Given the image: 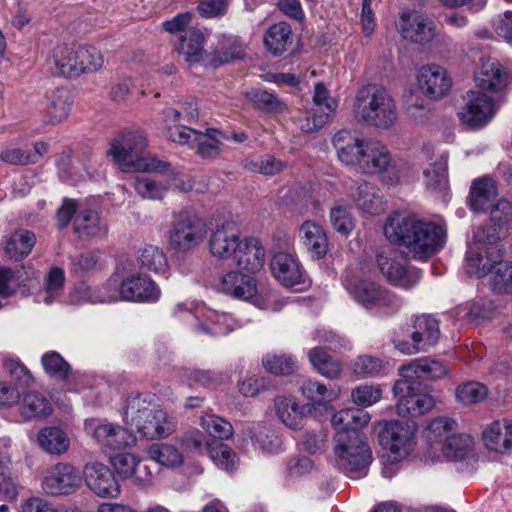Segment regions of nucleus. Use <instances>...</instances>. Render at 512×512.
<instances>
[{
    "mask_svg": "<svg viewBox=\"0 0 512 512\" xmlns=\"http://www.w3.org/2000/svg\"><path fill=\"white\" fill-rule=\"evenodd\" d=\"M384 234L389 240L403 246L406 256L414 260H426L445 243V231L440 225L406 213L390 215L384 226Z\"/></svg>",
    "mask_w": 512,
    "mask_h": 512,
    "instance_id": "obj_1",
    "label": "nucleus"
},
{
    "mask_svg": "<svg viewBox=\"0 0 512 512\" xmlns=\"http://www.w3.org/2000/svg\"><path fill=\"white\" fill-rule=\"evenodd\" d=\"M147 146V138L142 131L125 130L111 140L107 154L123 172L170 171V163L147 152Z\"/></svg>",
    "mask_w": 512,
    "mask_h": 512,
    "instance_id": "obj_2",
    "label": "nucleus"
},
{
    "mask_svg": "<svg viewBox=\"0 0 512 512\" xmlns=\"http://www.w3.org/2000/svg\"><path fill=\"white\" fill-rule=\"evenodd\" d=\"M355 119L370 127L390 130L398 120L396 102L390 92L376 84H368L356 92L353 103Z\"/></svg>",
    "mask_w": 512,
    "mask_h": 512,
    "instance_id": "obj_3",
    "label": "nucleus"
},
{
    "mask_svg": "<svg viewBox=\"0 0 512 512\" xmlns=\"http://www.w3.org/2000/svg\"><path fill=\"white\" fill-rule=\"evenodd\" d=\"M123 416L127 424L135 426L145 437L152 439L169 436L177 426L176 418L157 408L148 395L129 396Z\"/></svg>",
    "mask_w": 512,
    "mask_h": 512,
    "instance_id": "obj_4",
    "label": "nucleus"
},
{
    "mask_svg": "<svg viewBox=\"0 0 512 512\" xmlns=\"http://www.w3.org/2000/svg\"><path fill=\"white\" fill-rule=\"evenodd\" d=\"M355 170L366 175H377L383 184L389 186L398 185L402 176L401 168L389 149L383 143L372 140L367 141Z\"/></svg>",
    "mask_w": 512,
    "mask_h": 512,
    "instance_id": "obj_5",
    "label": "nucleus"
},
{
    "mask_svg": "<svg viewBox=\"0 0 512 512\" xmlns=\"http://www.w3.org/2000/svg\"><path fill=\"white\" fill-rule=\"evenodd\" d=\"M352 438L340 436L335 442V462L350 478H360L366 475V469L371 463L372 454L362 434H352Z\"/></svg>",
    "mask_w": 512,
    "mask_h": 512,
    "instance_id": "obj_6",
    "label": "nucleus"
},
{
    "mask_svg": "<svg viewBox=\"0 0 512 512\" xmlns=\"http://www.w3.org/2000/svg\"><path fill=\"white\" fill-rule=\"evenodd\" d=\"M378 439L387 457L392 462L405 459L416 444L417 426L410 421H385L379 423Z\"/></svg>",
    "mask_w": 512,
    "mask_h": 512,
    "instance_id": "obj_7",
    "label": "nucleus"
},
{
    "mask_svg": "<svg viewBox=\"0 0 512 512\" xmlns=\"http://www.w3.org/2000/svg\"><path fill=\"white\" fill-rule=\"evenodd\" d=\"M207 234L205 223L186 212L174 214L168 231L169 246L179 253H187L198 248Z\"/></svg>",
    "mask_w": 512,
    "mask_h": 512,
    "instance_id": "obj_8",
    "label": "nucleus"
},
{
    "mask_svg": "<svg viewBox=\"0 0 512 512\" xmlns=\"http://www.w3.org/2000/svg\"><path fill=\"white\" fill-rule=\"evenodd\" d=\"M352 295L358 304L376 315H392L402 307V300L396 294L369 280L358 282Z\"/></svg>",
    "mask_w": 512,
    "mask_h": 512,
    "instance_id": "obj_9",
    "label": "nucleus"
},
{
    "mask_svg": "<svg viewBox=\"0 0 512 512\" xmlns=\"http://www.w3.org/2000/svg\"><path fill=\"white\" fill-rule=\"evenodd\" d=\"M475 243L469 246L465 258V269L469 275L486 276L503 257L502 249L497 241H489L485 237V228L475 232Z\"/></svg>",
    "mask_w": 512,
    "mask_h": 512,
    "instance_id": "obj_10",
    "label": "nucleus"
},
{
    "mask_svg": "<svg viewBox=\"0 0 512 512\" xmlns=\"http://www.w3.org/2000/svg\"><path fill=\"white\" fill-rule=\"evenodd\" d=\"M496 113L493 99L481 91L470 90L462 96L457 116L462 126L469 130L484 128Z\"/></svg>",
    "mask_w": 512,
    "mask_h": 512,
    "instance_id": "obj_11",
    "label": "nucleus"
},
{
    "mask_svg": "<svg viewBox=\"0 0 512 512\" xmlns=\"http://www.w3.org/2000/svg\"><path fill=\"white\" fill-rule=\"evenodd\" d=\"M420 382L402 378L393 386V393L398 398L396 411L402 417H416L428 413L435 405L429 394L419 391Z\"/></svg>",
    "mask_w": 512,
    "mask_h": 512,
    "instance_id": "obj_12",
    "label": "nucleus"
},
{
    "mask_svg": "<svg viewBox=\"0 0 512 512\" xmlns=\"http://www.w3.org/2000/svg\"><path fill=\"white\" fill-rule=\"evenodd\" d=\"M440 329L438 321L430 315H417L412 318V342L394 340V347L405 355L426 352L438 343Z\"/></svg>",
    "mask_w": 512,
    "mask_h": 512,
    "instance_id": "obj_13",
    "label": "nucleus"
},
{
    "mask_svg": "<svg viewBox=\"0 0 512 512\" xmlns=\"http://www.w3.org/2000/svg\"><path fill=\"white\" fill-rule=\"evenodd\" d=\"M377 264L383 276L393 285L411 289L420 279V271L408 268L394 250H384L377 256Z\"/></svg>",
    "mask_w": 512,
    "mask_h": 512,
    "instance_id": "obj_14",
    "label": "nucleus"
},
{
    "mask_svg": "<svg viewBox=\"0 0 512 512\" xmlns=\"http://www.w3.org/2000/svg\"><path fill=\"white\" fill-rule=\"evenodd\" d=\"M83 478L86 486L99 498L117 499L121 494L114 472L104 463H87L83 468Z\"/></svg>",
    "mask_w": 512,
    "mask_h": 512,
    "instance_id": "obj_15",
    "label": "nucleus"
},
{
    "mask_svg": "<svg viewBox=\"0 0 512 512\" xmlns=\"http://www.w3.org/2000/svg\"><path fill=\"white\" fill-rule=\"evenodd\" d=\"M396 26L405 40L421 45L429 43L436 34L435 23L415 10L401 12Z\"/></svg>",
    "mask_w": 512,
    "mask_h": 512,
    "instance_id": "obj_16",
    "label": "nucleus"
},
{
    "mask_svg": "<svg viewBox=\"0 0 512 512\" xmlns=\"http://www.w3.org/2000/svg\"><path fill=\"white\" fill-rule=\"evenodd\" d=\"M218 290L232 298L251 302L259 308L263 307L256 280L249 275L230 271L221 277Z\"/></svg>",
    "mask_w": 512,
    "mask_h": 512,
    "instance_id": "obj_17",
    "label": "nucleus"
},
{
    "mask_svg": "<svg viewBox=\"0 0 512 512\" xmlns=\"http://www.w3.org/2000/svg\"><path fill=\"white\" fill-rule=\"evenodd\" d=\"M81 484L82 478L75 467L59 463L44 477L42 489L52 496L69 495L76 492Z\"/></svg>",
    "mask_w": 512,
    "mask_h": 512,
    "instance_id": "obj_18",
    "label": "nucleus"
},
{
    "mask_svg": "<svg viewBox=\"0 0 512 512\" xmlns=\"http://www.w3.org/2000/svg\"><path fill=\"white\" fill-rule=\"evenodd\" d=\"M120 290L124 301L153 303L161 296L157 283L151 277L140 273L123 276Z\"/></svg>",
    "mask_w": 512,
    "mask_h": 512,
    "instance_id": "obj_19",
    "label": "nucleus"
},
{
    "mask_svg": "<svg viewBox=\"0 0 512 512\" xmlns=\"http://www.w3.org/2000/svg\"><path fill=\"white\" fill-rule=\"evenodd\" d=\"M240 236V229L234 221L217 224L211 231L208 240L210 254L221 260L232 258L240 245Z\"/></svg>",
    "mask_w": 512,
    "mask_h": 512,
    "instance_id": "obj_20",
    "label": "nucleus"
},
{
    "mask_svg": "<svg viewBox=\"0 0 512 512\" xmlns=\"http://www.w3.org/2000/svg\"><path fill=\"white\" fill-rule=\"evenodd\" d=\"M368 140L347 129L336 132L332 137V146L337 159L345 166L356 169L363 156Z\"/></svg>",
    "mask_w": 512,
    "mask_h": 512,
    "instance_id": "obj_21",
    "label": "nucleus"
},
{
    "mask_svg": "<svg viewBox=\"0 0 512 512\" xmlns=\"http://www.w3.org/2000/svg\"><path fill=\"white\" fill-rule=\"evenodd\" d=\"M93 439L104 449L122 450L136 445L137 438L127 428L107 421L99 422L91 431Z\"/></svg>",
    "mask_w": 512,
    "mask_h": 512,
    "instance_id": "obj_22",
    "label": "nucleus"
},
{
    "mask_svg": "<svg viewBox=\"0 0 512 512\" xmlns=\"http://www.w3.org/2000/svg\"><path fill=\"white\" fill-rule=\"evenodd\" d=\"M417 84L424 95L437 100L449 92L452 81L444 67L438 64H428L419 69Z\"/></svg>",
    "mask_w": 512,
    "mask_h": 512,
    "instance_id": "obj_23",
    "label": "nucleus"
},
{
    "mask_svg": "<svg viewBox=\"0 0 512 512\" xmlns=\"http://www.w3.org/2000/svg\"><path fill=\"white\" fill-rule=\"evenodd\" d=\"M482 441L486 449L497 454L512 452V420L503 418L495 420L482 431Z\"/></svg>",
    "mask_w": 512,
    "mask_h": 512,
    "instance_id": "obj_24",
    "label": "nucleus"
},
{
    "mask_svg": "<svg viewBox=\"0 0 512 512\" xmlns=\"http://www.w3.org/2000/svg\"><path fill=\"white\" fill-rule=\"evenodd\" d=\"M270 268L275 279L285 287H294L303 282V268L297 257L291 253H275Z\"/></svg>",
    "mask_w": 512,
    "mask_h": 512,
    "instance_id": "obj_25",
    "label": "nucleus"
},
{
    "mask_svg": "<svg viewBox=\"0 0 512 512\" xmlns=\"http://www.w3.org/2000/svg\"><path fill=\"white\" fill-rule=\"evenodd\" d=\"M370 414L359 408L343 409L333 414L331 425L336 431L335 442L340 436L352 438V434H361L359 430L370 422Z\"/></svg>",
    "mask_w": 512,
    "mask_h": 512,
    "instance_id": "obj_26",
    "label": "nucleus"
},
{
    "mask_svg": "<svg viewBox=\"0 0 512 512\" xmlns=\"http://www.w3.org/2000/svg\"><path fill=\"white\" fill-rule=\"evenodd\" d=\"M423 183L431 194L445 198L449 190L448 157L441 154L429 162L423 170Z\"/></svg>",
    "mask_w": 512,
    "mask_h": 512,
    "instance_id": "obj_27",
    "label": "nucleus"
},
{
    "mask_svg": "<svg viewBox=\"0 0 512 512\" xmlns=\"http://www.w3.org/2000/svg\"><path fill=\"white\" fill-rule=\"evenodd\" d=\"M111 464L122 479H131L136 485H145L151 479V472L146 465L141 466V459L136 454L118 453L111 458Z\"/></svg>",
    "mask_w": 512,
    "mask_h": 512,
    "instance_id": "obj_28",
    "label": "nucleus"
},
{
    "mask_svg": "<svg viewBox=\"0 0 512 512\" xmlns=\"http://www.w3.org/2000/svg\"><path fill=\"white\" fill-rule=\"evenodd\" d=\"M351 197L359 210L369 215H379L385 211V201L380 188L368 181L360 182L351 192Z\"/></svg>",
    "mask_w": 512,
    "mask_h": 512,
    "instance_id": "obj_29",
    "label": "nucleus"
},
{
    "mask_svg": "<svg viewBox=\"0 0 512 512\" xmlns=\"http://www.w3.org/2000/svg\"><path fill=\"white\" fill-rule=\"evenodd\" d=\"M299 237L307 253L313 259H322L328 252V238L318 223L307 220L299 228Z\"/></svg>",
    "mask_w": 512,
    "mask_h": 512,
    "instance_id": "obj_30",
    "label": "nucleus"
},
{
    "mask_svg": "<svg viewBox=\"0 0 512 512\" xmlns=\"http://www.w3.org/2000/svg\"><path fill=\"white\" fill-rule=\"evenodd\" d=\"M232 259L242 270L254 273L263 267L265 251L259 240L244 239L240 241Z\"/></svg>",
    "mask_w": 512,
    "mask_h": 512,
    "instance_id": "obj_31",
    "label": "nucleus"
},
{
    "mask_svg": "<svg viewBox=\"0 0 512 512\" xmlns=\"http://www.w3.org/2000/svg\"><path fill=\"white\" fill-rule=\"evenodd\" d=\"M498 188L495 180L488 176L475 179L470 187L469 206L475 213H483L496 199Z\"/></svg>",
    "mask_w": 512,
    "mask_h": 512,
    "instance_id": "obj_32",
    "label": "nucleus"
},
{
    "mask_svg": "<svg viewBox=\"0 0 512 512\" xmlns=\"http://www.w3.org/2000/svg\"><path fill=\"white\" fill-rule=\"evenodd\" d=\"M448 373L447 367L440 361L428 358L415 359L399 369L402 378L417 381L418 379H439Z\"/></svg>",
    "mask_w": 512,
    "mask_h": 512,
    "instance_id": "obj_33",
    "label": "nucleus"
},
{
    "mask_svg": "<svg viewBox=\"0 0 512 512\" xmlns=\"http://www.w3.org/2000/svg\"><path fill=\"white\" fill-rule=\"evenodd\" d=\"M490 224L485 237L489 241H499L506 236L512 225V203L506 199H500L492 206L490 211Z\"/></svg>",
    "mask_w": 512,
    "mask_h": 512,
    "instance_id": "obj_34",
    "label": "nucleus"
},
{
    "mask_svg": "<svg viewBox=\"0 0 512 512\" xmlns=\"http://www.w3.org/2000/svg\"><path fill=\"white\" fill-rule=\"evenodd\" d=\"M162 118L166 126L167 137L178 144L194 147L199 131L178 124L181 121V112L174 108L162 111Z\"/></svg>",
    "mask_w": 512,
    "mask_h": 512,
    "instance_id": "obj_35",
    "label": "nucleus"
},
{
    "mask_svg": "<svg viewBox=\"0 0 512 512\" xmlns=\"http://www.w3.org/2000/svg\"><path fill=\"white\" fill-rule=\"evenodd\" d=\"M75 233L82 239L103 237L107 234V225L101 220L97 211L80 208L73 222Z\"/></svg>",
    "mask_w": 512,
    "mask_h": 512,
    "instance_id": "obj_36",
    "label": "nucleus"
},
{
    "mask_svg": "<svg viewBox=\"0 0 512 512\" xmlns=\"http://www.w3.org/2000/svg\"><path fill=\"white\" fill-rule=\"evenodd\" d=\"M54 65L60 75L65 77H79V45L60 44L52 52Z\"/></svg>",
    "mask_w": 512,
    "mask_h": 512,
    "instance_id": "obj_37",
    "label": "nucleus"
},
{
    "mask_svg": "<svg viewBox=\"0 0 512 512\" xmlns=\"http://www.w3.org/2000/svg\"><path fill=\"white\" fill-rule=\"evenodd\" d=\"M71 105L72 99L66 89L58 88L50 92L47 94L44 121L50 125L62 123L68 118Z\"/></svg>",
    "mask_w": 512,
    "mask_h": 512,
    "instance_id": "obj_38",
    "label": "nucleus"
},
{
    "mask_svg": "<svg viewBox=\"0 0 512 512\" xmlns=\"http://www.w3.org/2000/svg\"><path fill=\"white\" fill-rule=\"evenodd\" d=\"M276 414L281 422L291 428L300 429L304 425L305 407L295 397L279 396L274 401Z\"/></svg>",
    "mask_w": 512,
    "mask_h": 512,
    "instance_id": "obj_39",
    "label": "nucleus"
},
{
    "mask_svg": "<svg viewBox=\"0 0 512 512\" xmlns=\"http://www.w3.org/2000/svg\"><path fill=\"white\" fill-rule=\"evenodd\" d=\"M506 73L495 59L482 62L479 71L475 74L476 85L482 89L497 91L505 85Z\"/></svg>",
    "mask_w": 512,
    "mask_h": 512,
    "instance_id": "obj_40",
    "label": "nucleus"
},
{
    "mask_svg": "<svg viewBox=\"0 0 512 512\" xmlns=\"http://www.w3.org/2000/svg\"><path fill=\"white\" fill-rule=\"evenodd\" d=\"M204 35L195 28L188 29L180 38L177 51L190 65L204 62Z\"/></svg>",
    "mask_w": 512,
    "mask_h": 512,
    "instance_id": "obj_41",
    "label": "nucleus"
},
{
    "mask_svg": "<svg viewBox=\"0 0 512 512\" xmlns=\"http://www.w3.org/2000/svg\"><path fill=\"white\" fill-rule=\"evenodd\" d=\"M19 412L27 421L41 419L51 414L52 406L41 393L29 391L23 395L19 405Z\"/></svg>",
    "mask_w": 512,
    "mask_h": 512,
    "instance_id": "obj_42",
    "label": "nucleus"
},
{
    "mask_svg": "<svg viewBox=\"0 0 512 512\" xmlns=\"http://www.w3.org/2000/svg\"><path fill=\"white\" fill-rule=\"evenodd\" d=\"M291 44L292 29L286 22L270 26L264 35V45L274 55L283 54Z\"/></svg>",
    "mask_w": 512,
    "mask_h": 512,
    "instance_id": "obj_43",
    "label": "nucleus"
},
{
    "mask_svg": "<svg viewBox=\"0 0 512 512\" xmlns=\"http://www.w3.org/2000/svg\"><path fill=\"white\" fill-rule=\"evenodd\" d=\"M442 454L447 460L459 461L474 455V439L469 434H454L442 444Z\"/></svg>",
    "mask_w": 512,
    "mask_h": 512,
    "instance_id": "obj_44",
    "label": "nucleus"
},
{
    "mask_svg": "<svg viewBox=\"0 0 512 512\" xmlns=\"http://www.w3.org/2000/svg\"><path fill=\"white\" fill-rule=\"evenodd\" d=\"M214 59L210 64L218 66L242 59L245 55V46L233 36H221L213 51Z\"/></svg>",
    "mask_w": 512,
    "mask_h": 512,
    "instance_id": "obj_45",
    "label": "nucleus"
},
{
    "mask_svg": "<svg viewBox=\"0 0 512 512\" xmlns=\"http://www.w3.org/2000/svg\"><path fill=\"white\" fill-rule=\"evenodd\" d=\"M299 390L313 406L323 405L325 408H327L326 403L334 401L339 396V390L327 388L324 384L312 379L304 380Z\"/></svg>",
    "mask_w": 512,
    "mask_h": 512,
    "instance_id": "obj_46",
    "label": "nucleus"
},
{
    "mask_svg": "<svg viewBox=\"0 0 512 512\" xmlns=\"http://www.w3.org/2000/svg\"><path fill=\"white\" fill-rule=\"evenodd\" d=\"M138 263L144 270L155 274H165L169 269L168 258L158 246L145 245L139 250Z\"/></svg>",
    "mask_w": 512,
    "mask_h": 512,
    "instance_id": "obj_47",
    "label": "nucleus"
},
{
    "mask_svg": "<svg viewBox=\"0 0 512 512\" xmlns=\"http://www.w3.org/2000/svg\"><path fill=\"white\" fill-rule=\"evenodd\" d=\"M307 356L314 370L326 378H337L342 372L340 362L320 347L311 348Z\"/></svg>",
    "mask_w": 512,
    "mask_h": 512,
    "instance_id": "obj_48",
    "label": "nucleus"
},
{
    "mask_svg": "<svg viewBox=\"0 0 512 512\" xmlns=\"http://www.w3.org/2000/svg\"><path fill=\"white\" fill-rule=\"evenodd\" d=\"M196 329L199 333L220 336L233 330L232 318L227 314H220L212 310H207L203 314V319L198 322Z\"/></svg>",
    "mask_w": 512,
    "mask_h": 512,
    "instance_id": "obj_49",
    "label": "nucleus"
},
{
    "mask_svg": "<svg viewBox=\"0 0 512 512\" xmlns=\"http://www.w3.org/2000/svg\"><path fill=\"white\" fill-rule=\"evenodd\" d=\"M64 283V270L59 267H52L45 276L43 288L37 294V301L47 305L53 303L60 297Z\"/></svg>",
    "mask_w": 512,
    "mask_h": 512,
    "instance_id": "obj_50",
    "label": "nucleus"
},
{
    "mask_svg": "<svg viewBox=\"0 0 512 512\" xmlns=\"http://www.w3.org/2000/svg\"><path fill=\"white\" fill-rule=\"evenodd\" d=\"M40 447L49 454L60 455L69 448L67 435L57 427L41 429L37 437Z\"/></svg>",
    "mask_w": 512,
    "mask_h": 512,
    "instance_id": "obj_51",
    "label": "nucleus"
},
{
    "mask_svg": "<svg viewBox=\"0 0 512 512\" xmlns=\"http://www.w3.org/2000/svg\"><path fill=\"white\" fill-rule=\"evenodd\" d=\"M456 427L457 423L453 419L435 418L426 429V438L435 450H442V444L455 434Z\"/></svg>",
    "mask_w": 512,
    "mask_h": 512,
    "instance_id": "obj_52",
    "label": "nucleus"
},
{
    "mask_svg": "<svg viewBox=\"0 0 512 512\" xmlns=\"http://www.w3.org/2000/svg\"><path fill=\"white\" fill-rule=\"evenodd\" d=\"M224 139H226L225 135L216 129H206L205 133L200 132L195 141L197 154L205 159L218 157L222 152Z\"/></svg>",
    "mask_w": 512,
    "mask_h": 512,
    "instance_id": "obj_53",
    "label": "nucleus"
},
{
    "mask_svg": "<svg viewBox=\"0 0 512 512\" xmlns=\"http://www.w3.org/2000/svg\"><path fill=\"white\" fill-rule=\"evenodd\" d=\"M36 243L35 234L29 230H18L8 239L5 252L15 260H22L29 255Z\"/></svg>",
    "mask_w": 512,
    "mask_h": 512,
    "instance_id": "obj_54",
    "label": "nucleus"
},
{
    "mask_svg": "<svg viewBox=\"0 0 512 512\" xmlns=\"http://www.w3.org/2000/svg\"><path fill=\"white\" fill-rule=\"evenodd\" d=\"M149 458L160 465L174 468L183 463L182 453L168 443H153L146 449Z\"/></svg>",
    "mask_w": 512,
    "mask_h": 512,
    "instance_id": "obj_55",
    "label": "nucleus"
},
{
    "mask_svg": "<svg viewBox=\"0 0 512 512\" xmlns=\"http://www.w3.org/2000/svg\"><path fill=\"white\" fill-rule=\"evenodd\" d=\"M248 101L257 108L269 113L281 114L287 110V105L273 93L263 89H252L246 93Z\"/></svg>",
    "mask_w": 512,
    "mask_h": 512,
    "instance_id": "obj_56",
    "label": "nucleus"
},
{
    "mask_svg": "<svg viewBox=\"0 0 512 512\" xmlns=\"http://www.w3.org/2000/svg\"><path fill=\"white\" fill-rule=\"evenodd\" d=\"M488 396V388L480 382L468 381L459 384L455 389V398L463 405H473L484 401Z\"/></svg>",
    "mask_w": 512,
    "mask_h": 512,
    "instance_id": "obj_57",
    "label": "nucleus"
},
{
    "mask_svg": "<svg viewBox=\"0 0 512 512\" xmlns=\"http://www.w3.org/2000/svg\"><path fill=\"white\" fill-rule=\"evenodd\" d=\"M104 55L92 45H79L80 75L95 73L104 66Z\"/></svg>",
    "mask_w": 512,
    "mask_h": 512,
    "instance_id": "obj_58",
    "label": "nucleus"
},
{
    "mask_svg": "<svg viewBox=\"0 0 512 512\" xmlns=\"http://www.w3.org/2000/svg\"><path fill=\"white\" fill-rule=\"evenodd\" d=\"M200 425L211 437L219 440H227L233 435L232 424L215 414L202 416Z\"/></svg>",
    "mask_w": 512,
    "mask_h": 512,
    "instance_id": "obj_59",
    "label": "nucleus"
},
{
    "mask_svg": "<svg viewBox=\"0 0 512 512\" xmlns=\"http://www.w3.org/2000/svg\"><path fill=\"white\" fill-rule=\"evenodd\" d=\"M44 371L52 378L65 380L70 374L69 363L56 351L46 352L41 358Z\"/></svg>",
    "mask_w": 512,
    "mask_h": 512,
    "instance_id": "obj_60",
    "label": "nucleus"
},
{
    "mask_svg": "<svg viewBox=\"0 0 512 512\" xmlns=\"http://www.w3.org/2000/svg\"><path fill=\"white\" fill-rule=\"evenodd\" d=\"M496 307L494 303L485 298H479L470 303H467L459 308V314L467 318L471 322H476L480 319H489L495 313Z\"/></svg>",
    "mask_w": 512,
    "mask_h": 512,
    "instance_id": "obj_61",
    "label": "nucleus"
},
{
    "mask_svg": "<svg viewBox=\"0 0 512 512\" xmlns=\"http://www.w3.org/2000/svg\"><path fill=\"white\" fill-rule=\"evenodd\" d=\"M264 368L275 375L291 374L296 368V359L289 354L268 353L263 359Z\"/></svg>",
    "mask_w": 512,
    "mask_h": 512,
    "instance_id": "obj_62",
    "label": "nucleus"
},
{
    "mask_svg": "<svg viewBox=\"0 0 512 512\" xmlns=\"http://www.w3.org/2000/svg\"><path fill=\"white\" fill-rule=\"evenodd\" d=\"M134 187L139 196L149 200H160L169 190L168 183L148 177L137 178Z\"/></svg>",
    "mask_w": 512,
    "mask_h": 512,
    "instance_id": "obj_63",
    "label": "nucleus"
},
{
    "mask_svg": "<svg viewBox=\"0 0 512 512\" xmlns=\"http://www.w3.org/2000/svg\"><path fill=\"white\" fill-rule=\"evenodd\" d=\"M495 272L490 279V286L496 293L512 292V262H504L502 259L496 264Z\"/></svg>",
    "mask_w": 512,
    "mask_h": 512,
    "instance_id": "obj_64",
    "label": "nucleus"
}]
</instances>
